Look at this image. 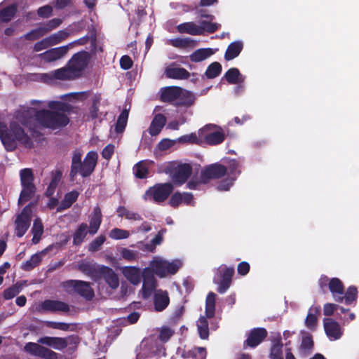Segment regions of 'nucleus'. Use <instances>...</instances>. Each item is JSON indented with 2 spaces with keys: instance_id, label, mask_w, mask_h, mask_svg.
<instances>
[{
  "instance_id": "obj_25",
  "label": "nucleus",
  "mask_w": 359,
  "mask_h": 359,
  "mask_svg": "<svg viewBox=\"0 0 359 359\" xmlns=\"http://www.w3.org/2000/svg\"><path fill=\"white\" fill-rule=\"evenodd\" d=\"M126 278L133 285H137L142 278L140 269L135 266H126L123 270Z\"/></svg>"
},
{
  "instance_id": "obj_49",
  "label": "nucleus",
  "mask_w": 359,
  "mask_h": 359,
  "mask_svg": "<svg viewBox=\"0 0 359 359\" xmlns=\"http://www.w3.org/2000/svg\"><path fill=\"white\" fill-rule=\"evenodd\" d=\"M135 175L138 179H144L147 177L149 169L144 161H140L133 167Z\"/></svg>"
},
{
  "instance_id": "obj_54",
  "label": "nucleus",
  "mask_w": 359,
  "mask_h": 359,
  "mask_svg": "<svg viewBox=\"0 0 359 359\" xmlns=\"http://www.w3.org/2000/svg\"><path fill=\"white\" fill-rule=\"evenodd\" d=\"M130 233L128 231L114 228L109 233V237L112 239L120 240L128 238Z\"/></svg>"
},
{
  "instance_id": "obj_9",
  "label": "nucleus",
  "mask_w": 359,
  "mask_h": 359,
  "mask_svg": "<svg viewBox=\"0 0 359 359\" xmlns=\"http://www.w3.org/2000/svg\"><path fill=\"white\" fill-rule=\"evenodd\" d=\"M227 173L225 165L215 163L206 166L201 172V177L203 184L208 182L210 180H217L223 177Z\"/></svg>"
},
{
  "instance_id": "obj_51",
  "label": "nucleus",
  "mask_w": 359,
  "mask_h": 359,
  "mask_svg": "<svg viewBox=\"0 0 359 359\" xmlns=\"http://www.w3.org/2000/svg\"><path fill=\"white\" fill-rule=\"evenodd\" d=\"M69 32L65 30H60L48 37L52 46L56 45L66 39L69 36Z\"/></svg>"
},
{
  "instance_id": "obj_23",
  "label": "nucleus",
  "mask_w": 359,
  "mask_h": 359,
  "mask_svg": "<svg viewBox=\"0 0 359 359\" xmlns=\"http://www.w3.org/2000/svg\"><path fill=\"white\" fill-rule=\"evenodd\" d=\"M166 123V117L162 114H157L154 116L150 126L149 133L151 136L158 135Z\"/></svg>"
},
{
  "instance_id": "obj_28",
  "label": "nucleus",
  "mask_w": 359,
  "mask_h": 359,
  "mask_svg": "<svg viewBox=\"0 0 359 359\" xmlns=\"http://www.w3.org/2000/svg\"><path fill=\"white\" fill-rule=\"evenodd\" d=\"M225 140V135L222 130L210 132L204 135V142L208 145H217Z\"/></svg>"
},
{
  "instance_id": "obj_61",
  "label": "nucleus",
  "mask_w": 359,
  "mask_h": 359,
  "mask_svg": "<svg viewBox=\"0 0 359 359\" xmlns=\"http://www.w3.org/2000/svg\"><path fill=\"white\" fill-rule=\"evenodd\" d=\"M164 231L165 230L159 231L156 236L151 240V243L146 245V248L149 251H153L155 249L156 245H160L163 241V233Z\"/></svg>"
},
{
  "instance_id": "obj_27",
  "label": "nucleus",
  "mask_w": 359,
  "mask_h": 359,
  "mask_svg": "<svg viewBox=\"0 0 359 359\" xmlns=\"http://www.w3.org/2000/svg\"><path fill=\"white\" fill-rule=\"evenodd\" d=\"M102 217L101 209L98 206L95 207L90 219L89 233L90 234L94 235L97 232L102 223Z\"/></svg>"
},
{
  "instance_id": "obj_30",
  "label": "nucleus",
  "mask_w": 359,
  "mask_h": 359,
  "mask_svg": "<svg viewBox=\"0 0 359 359\" xmlns=\"http://www.w3.org/2000/svg\"><path fill=\"white\" fill-rule=\"evenodd\" d=\"M224 78L229 84H238L243 83L245 80L238 69L232 67L228 69L224 75Z\"/></svg>"
},
{
  "instance_id": "obj_43",
  "label": "nucleus",
  "mask_w": 359,
  "mask_h": 359,
  "mask_svg": "<svg viewBox=\"0 0 359 359\" xmlns=\"http://www.w3.org/2000/svg\"><path fill=\"white\" fill-rule=\"evenodd\" d=\"M227 172L229 177H234L235 180L237 179L238 176L241 174L240 163L236 159H229L226 162Z\"/></svg>"
},
{
  "instance_id": "obj_10",
  "label": "nucleus",
  "mask_w": 359,
  "mask_h": 359,
  "mask_svg": "<svg viewBox=\"0 0 359 359\" xmlns=\"http://www.w3.org/2000/svg\"><path fill=\"white\" fill-rule=\"evenodd\" d=\"M89 53L87 51H80L73 55L67 62V66L73 74L76 76L79 72L83 71L88 65Z\"/></svg>"
},
{
  "instance_id": "obj_26",
  "label": "nucleus",
  "mask_w": 359,
  "mask_h": 359,
  "mask_svg": "<svg viewBox=\"0 0 359 359\" xmlns=\"http://www.w3.org/2000/svg\"><path fill=\"white\" fill-rule=\"evenodd\" d=\"M243 48V44L240 41L231 43L225 52L224 59L226 61L231 60L239 55Z\"/></svg>"
},
{
  "instance_id": "obj_15",
  "label": "nucleus",
  "mask_w": 359,
  "mask_h": 359,
  "mask_svg": "<svg viewBox=\"0 0 359 359\" xmlns=\"http://www.w3.org/2000/svg\"><path fill=\"white\" fill-rule=\"evenodd\" d=\"M181 93V87L167 86L161 89L160 100L163 102L173 103L175 104L176 100Z\"/></svg>"
},
{
  "instance_id": "obj_44",
  "label": "nucleus",
  "mask_w": 359,
  "mask_h": 359,
  "mask_svg": "<svg viewBox=\"0 0 359 359\" xmlns=\"http://www.w3.org/2000/svg\"><path fill=\"white\" fill-rule=\"evenodd\" d=\"M62 177V172L60 170H57L53 175L51 181L46 191V195L48 197L52 196L57 188L58 183L60 182Z\"/></svg>"
},
{
  "instance_id": "obj_32",
  "label": "nucleus",
  "mask_w": 359,
  "mask_h": 359,
  "mask_svg": "<svg viewBox=\"0 0 359 359\" xmlns=\"http://www.w3.org/2000/svg\"><path fill=\"white\" fill-rule=\"evenodd\" d=\"M18 12L17 5L11 4L0 11V21L2 22H8Z\"/></svg>"
},
{
  "instance_id": "obj_36",
  "label": "nucleus",
  "mask_w": 359,
  "mask_h": 359,
  "mask_svg": "<svg viewBox=\"0 0 359 359\" xmlns=\"http://www.w3.org/2000/svg\"><path fill=\"white\" fill-rule=\"evenodd\" d=\"M102 100L100 93L95 94L92 97V104L89 109V116L93 120L98 117L99 108Z\"/></svg>"
},
{
  "instance_id": "obj_5",
  "label": "nucleus",
  "mask_w": 359,
  "mask_h": 359,
  "mask_svg": "<svg viewBox=\"0 0 359 359\" xmlns=\"http://www.w3.org/2000/svg\"><path fill=\"white\" fill-rule=\"evenodd\" d=\"M20 177L22 190L18 198V205H22L34 197L36 188L34 183V175L31 168L20 170Z\"/></svg>"
},
{
  "instance_id": "obj_50",
  "label": "nucleus",
  "mask_w": 359,
  "mask_h": 359,
  "mask_svg": "<svg viewBox=\"0 0 359 359\" xmlns=\"http://www.w3.org/2000/svg\"><path fill=\"white\" fill-rule=\"evenodd\" d=\"M16 119L24 126L31 128L33 117L27 111H19L15 115Z\"/></svg>"
},
{
  "instance_id": "obj_52",
  "label": "nucleus",
  "mask_w": 359,
  "mask_h": 359,
  "mask_svg": "<svg viewBox=\"0 0 359 359\" xmlns=\"http://www.w3.org/2000/svg\"><path fill=\"white\" fill-rule=\"evenodd\" d=\"M197 327L199 337H208V322L205 317H201L197 321Z\"/></svg>"
},
{
  "instance_id": "obj_39",
  "label": "nucleus",
  "mask_w": 359,
  "mask_h": 359,
  "mask_svg": "<svg viewBox=\"0 0 359 359\" xmlns=\"http://www.w3.org/2000/svg\"><path fill=\"white\" fill-rule=\"evenodd\" d=\"M212 54V50L211 48H200L190 55V60L195 62H201L210 57Z\"/></svg>"
},
{
  "instance_id": "obj_33",
  "label": "nucleus",
  "mask_w": 359,
  "mask_h": 359,
  "mask_svg": "<svg viewBox=\"0 0 359 359\" xmlns=\"http://www.w3.org/2000/svg\"><path fill=\"white\" fill-rule=\"evenodd\" d=\"M165 264V260L154 259L150 263V269L153 271L154 275L156 274L158 276L163 278L166 276Z\"/></svg>"
},
{
  "instance_id": "obj_37",
  "label": "nucleus",
  "mask_w": 359,
  "mask_h": 359,
  "mask_svg": "<svg viewBox=\"0 0 359 359\" xmlns=\"http://www.w3.org/2000/svg\"><path fill=\"white\" fill-rule=\"evenodd\" d=\"M222 67L218 62H214L210 64L205 72V76L208 79H212L217 77L222 72Z\"/></svg>"
},
{
  "instance_id": "obj_21",
  "label": "nucleus",
  "mask_w": 359,
  "mask_h": 359,
  "mask_svg": "<svg viewBox=\"0 0 359 359\" xmlns=\"http://www.w3.org/2000/svg\"><path fill=\"white\" fill-rule=\"evenodd\" d=\"M170 303V298L166 290H158L154 296V309L156 311H163Z\"/></svg>"
},
{
  "instance_id": "obj_24",
  "label": "nucleus",
  "mask_w": 359,
  "mask_h": 359,
  "mask_svg": "<svg viewBox=\"0 0 359 359\" xmlns=\"http://www.w3.org/2000/svg\"><path fill=\"white\" fill-rule=\"evenodd\" d=\"M166 77L172 79H188L190 76V73L183 67H168L165 69Z\"/></svg>"
},
{
  "instance_id": "obj_45",
  "label": "nucleus",
  "mask_w": 359,
  "mask_h": 359,
  "mask_svg": "<svg viewBox=\"0 0 359 359\" xmlns=\"http://www.w3.org/2000/svg\"><path fill=\"white\" fill-rule=\"evenodd\" d=\"M337 310H340L341 313L344 314L350 311L349 309H344V307L333 303H326L323 306V314L325 316H332Z\"/></svg>"
},
{
  "instance_id": "obj_34",
  "label": "nucleus",
  "mask_w": 359,
  "mask_h": 359,
  "mask_svg": "<svg viewBox=\"0 0 359 359\" xmlns=\"http://www.w3.org/2000/svg\"><path fill=\"white\" fill-rule=\"evenodd\" d=\"M42 257L40 253H36L29 260L23 262L21 269L25 271H30L41 262Z\"/></svg>"
},
{
  "instance_id": "obj_7",
  "label": "nucleus",
  "mask_w": 359,
  "mask_h": 359,
  "mask_svg": "<svg viewBox=\"0 0 359 359\" xmlns=\"http://www.w3.org/2000/svg\"><path fill=\"white\" fill-rule=\"evenodd\" d=\"M174 187L170 182L156 184L145 192V196L152 198L155 203H160L169 197Z\"/></svg>"
},
{
  "instance_id": "obj_22",
  "label": "nucleus",
  "mask_w": 359,
  "mask_h": 359,
  "mask_svg": "<svg viewBox=\"0 0 359 359\" xmlns=\"http://www.w3.org/2000/svg\"><path fill=\"white\" fill-rule=\"evenodd\" d=\"M101 265H96L90 262H81L78 265V269L84 274L90 276L94 280H99V273Z\"/></svg>"
},
{
  "instance_id": "obj_11",
  "label": "nucleus",
  "mask_w": 359,
  "mask_h": 359,
  "mask_svg": "<svg viewBox=\"0 0 359 359\" xmlns=\"http://www.w3.org/2000/svg\"><path fill=\"white\" fill-rule=\"evenodd\" d=\"M143 284L142 287V297L148 299L153 294L156 287V280L153 271L147 267L143 269L142 273Z\"/></svg>"
},
{
  "instance_id": "obj_4",
  "label": "nucleus",
  "mask_w": 359,
  "mask_h": 359,
  "mask_svg": "<svg viewBox=\"0 0 359 359\" xmlns=\"http://www.w3.org/2000/svg\"><path fill=\"white\" fill-rule=\"evenodd\" d=\"M62 288L69 294H78L86 301H91L95 292L90 283L80 280H67L60 284Z\"/></svg>"
},
{
  "instance_id": "obj_59",
  "label": "nucleus",
  "mask_w": 359,
  "mask_h": 359,
  "mask_svg": "<svg viewBox=\"0 0 359 359\" xmlns=\"http://www.w3.org/2000/svg\"><path fill=\"white\" fill-rule=\"evenodd\" d=\"M105 241L106 237L104 235L99 236L90 243L89 250L92 252L97 251Z\"/></svg>"
},
{
  "instance_id": "obj_6",
  "label": "nucleus",
  "mask_w": 359,
  "mask_h": 359,
  "mask_svg": "<svg viewBox=\"0 0 359 359\" xmlns=\"http://www.w3.org/2000/svg\"><path fill=\"white\" fill-rule=\"evenodd\" d=\"M164 172L170 175L173 182L182 185L192 174V166L189 163L175 161L169 162L164 168Z\"/></svg>"
},
{
  "instance_id": "obj_40",
  "label": "nucleus",
  "mask_w": 359,
  "mask_h": 359,
  "mask_svg": "<svg viewBox=\"0 0 359 359\" xmlns=\"http://www.w3.org/2000/svg\"><path fill=\"white\" fill-rule=\"evenodd\" d=\"M128 114H129V111L126 109H124L121 111V113L120 114V115L118 117V119H117L116 125H115L116 133H121L123 132V130H125L126 125H127Z\"/></svg>"
},
{
  "instance_id": "obj_62",
  "label": "nucleus",
  "mask_w": 359,
  "mask_h": 359,
  "mask_svg": "<svg viewBox=\"0 0 359 359\" xmlns=\"http://www.w3.org/2000/svg\"><path fill=\"white\" fill-rule=\"evenodd\" d=\"M53 13V8L50 5H46L40 7L37 10V14L39 17L43 18H48L51 16Z\"/></svg>"
},
{
  "instance_id": "obj_41",
  "label": "nucleus",
  "mask_w": 359,
  "mask_h": 359,
  "mask_svg": "<svg viewBox=\"0 0 359 359\" xmlns=\"http://www.w3.org/2000/svg\"><path fill=\"white\" fill-rule=\"evenodd\" d=\"M283 343L280 338H273L272 340V347L271 349L270 358L271 359H283L282 357Z\"/></svg>"
},
{
  "instance_id": "obj_60",
  "label": "nucleus",
  "mask_w": 359,
  "mask_h": 359,
  "mask_svg": "<svg viewBox=\"0 0 359 359\" xmlns=\"http://www.w3.org/2000/svg\"><path fill=\"white\" fill-rule=\"evenodd\" d=\"M62 22V20L60 18H53V19L50 20L42 27H43V29H44V32L46 34V33L50 32L51 30L59 27Z\"/></svg>"
},
{
  "instance_id": "obj_20",
  "label": "nucleus",
  "mask_w": 359,
  "mask_h": 359,
  "mask_svg": "<svg viewBox=\"0 0 359 359\" xmlns=\"http://www.w3.org/2000/svg\"><path fill=\"white\" fill-rule=\"evenodd\" d=\"M43 76L51 80H70L76 77L67 65L65 67L45 74Z\"/></svg>"
},
{
  "instance_id": "obj_46",
  "label": "nucleus",
  "mask_w": 359,
  "mask_h": 359,
  "mask_svg": "<svg viewBox=\"0 0 359 359\" xmlns=\"http://www.w3.org/2000/svg\"><path fill=\"white\" fill-rule=\"evenodd\" d=\"M210 21L207 20H201L200 22V27L201 29V35H203L205 32L208 34H212L218 30L221 27V25L216 22H212Z\"/></svg>"
},
{
  "instance_id": "obj_18",
  "label": "nucleus",
  "mask_w": 359,
  "mask_h": 359,
  "mask_svg": "<svg viewBox=\"0 0 359 359\" xmlns=\"http://www.w3.org/2000/svg\"><path fill=\"white\" fill-rule=\"evenodd\" d=\"M41 309L50 312H68L69 311V305L59 300L46 299L41 303Z\"/></svg>"
},
{
  "instance_id": "obj_2",
  "label": "nucleus",
  "mask_w": 359,
  "mask_h": 359,
  "mask_svg": "<svg viewBox=\"0 0 359 359\" xmlns=\"http://www.w3.org/2000/svg\"><path fill=\"white\" fill-rule=\"evenodd\" d=\"M97 160L98 154L95 151L88 152L83 161L81 151H74L69 172L70 179L74 180L78 175L83 178L90 177L95 170Z\"/></svg>"
},
{
  "instance_id": "obj_38",
  "label": "nucleus",
  "mask_w": 359,
  "mask_h": 359,
  "mask_svg": "<svg viewBox=\"0 0 359 359\" xmlns=\"http://www.w3.org/2000/svg\"><path fill=\"white\" fill-rule=\"evenodd\" d=\"M88 225L86 223L81 224L73 236V243L79 245L83 242L87 234Z\"/></svg>"
},
{
  "instance_id": "obj_63",
  "label": "nucleus",
  "mask_w": 359,
  "mask_h": 359,
  "mask_svg": "<svg viewBox=\"0 0 359 359\" xmlns=\"http://www.w3.org/2000/svg\"><path fill=\"white\" fill-rule=\"evenodd\" d=\"M182 193L180 192L177 191L174 193L169 200V205L172 208H177L181 203H182Z\"/></svg>"
},
{
  "instance_id": "obj_56",
  "label": "nucleus",
  "mask_w": 359,
  "mask_h": 359,
  "mask_svg": "<svg viewBox=\"0 0 359 359\" xmlns=\"http://www.w3.org/2000/svg\"><path fill=\"white\" fill-rule=\"evenodd\" d=\"M178 142L181 143L196 144H199L201 140L198 137L196 133L184 135L178 138Z\"/></svg>"
},
{
  "instance_id": "obj_57",
  "label": "nucleus",
  "mask_w": 359,
  "mask_h": 359,
  "mask_svg": "<svg viewBox=\"0 0 359 359\" xmlns=\"http://www.w3.org/2000/svg\"><path fill=\"white\" fill-rule=\"evenodd\" d=\"M192 41L189 38H175L170 40V44L175 48H186Z\"/></svg>"
},
{
  "instance_id": "obj_1",
  "label": "nucleus",
  "mask_w": 359,
  "mask_h": 359,
  "mask_svg": "<svg viewBox=\"0 0 359 359\" xmlns=\"http://www.w3.org/2000/svg\"><path fill=\"white\" fill-rule=\"evenodd\" d=\"M0 139L8 151H13L17 147V142L25 147L32 148L33 142L30 137L17 121H11L9 127L3 121H0Z\"/></svg>"
},
{
  "instance_id": "obj_12",
  "label": "nucleus",
  "mask_w": 359,
  "mask_h": 359,
  "mask_svg": "<svg viewBox=\"0 0 359 359\" xmlns=\"http://www.w3.org/2000/svg\"><path fill=\"white\" fill-rule=\"evenodd\" d=\"M25 351L34 356H38L47 359H55V353L40 344L36 343H28L24 348Z\"/></svg>"
},
{
  "instance_id": "obj_29",
  "label": "nucleus",
  "mask_w": 359,
  "mask_h": 359,
  "mask_svg": "<svg viewBox=\"0 0 359 359\" xmlns=\"http://www.w3.org/2000/svg\"><path fill=\"white\" fill-rule=\"evenodd\" d=\"M177 29L182 34L186 33L194 36L201 35L200 25H197L194 22L181 23L177 25Z\"/></svg>"
},
{
  "instance_id": "obj_16",
  "label": "nucleus",
  "mask_w": 359,
  "mask_h": 359,
  "mask_svg": "<svg viewBox=\"0 0 359 359\" xmlns=\"http://www.w3.org/2000/svg\"><path fill=\"white\" fill-rule=\"evenodd\" d=\"M328 288L334 301L342 303L341 297L344 293V286L342 281L338 278H332L329 280Z\"/></svg>"
},
{
  "instance_id": "obj_48",
  "label": "nucleus",
  "mask_w": 359,
  "mask_h": 359,
  "mask_svg": "<svg viewBox=\"0 0 359 359\" xmlns=\"http://www.w3.org/2000/svg\"><path fill=\"white\" fill-rule=\"evenodd\" d=\"M22 290V285L17 283L4 290L2 296L6 300L11 299L18 295Z\"/></svg>"
},
{
  "instance_id": "obj_47",
  "label": "nucleus",
  "mask_w": 359,
  "mask_h": 359,
  "mask_svg": "<svg viewBox=\"0 0 359 359\" xmlns=\"http://www.w3.org/2000/svg\"><path fill=\"white\" fill-rule=\"evenodd\" d=\"M79 196V193L76 190H73L67 193L61 201V205L62 206V208L67 209L70 208L72 205L77 200Z\"/></svg>"
},
{
  "instance_id": "obj_17",
  "label": "nucleus",
  "mask_w": 359,
  "mask_h": 359,
  "mask_svg": "<svg viewBox=\"0 0 359 359\" xmlns=\"http://www.w3.org/2000/svg\"><path fill=\"white\" fill-rule=\"evenodd\" d=\"M320 306H311L304 320L305 326L311 331H315L318 325V316L320 315Z\"/></svg>"
},
{
  "instance_id": "obj_55",
  "label": "nucleus",
  "mask_w": 359,
  "mask_h": 359,
  "mask_svg": "<svg viewBox=\"0 0 359 359\" xmlns=\"http://www.w3.org/2000/svg\"><path fill=\"white\" fill-rule=\"evenodd\" d=\"M236 180L234 177L227 176L218 183L217 189L219 191H229Z\"/></svg>"
},
{
  "instance_id": "obj_13",
  "label": "nucleus",
  "mask_w": 359,
  "mask_h": 359,
  "mask_svg": "<svg viewBox=\"0 0 359 359\" xmlns=\"http://www.w3.org/2000/svg\"><path fill=\"white\" fill-rule=\"evenodd\" d=\"M103 278L111 289H116L119 285L118 276L114 270L107 266L101 265L99 280Z\"/></svg>"
},
{
  "instance_id": "obj_14",
  "label": "nucleus",
  "mask_w": 359,
  "mask_h": 359,
  "mask_svg": "<svg viewBox=\"0 0 359 359\" xmlns=\"http://www.w3.org/2000/svg\"><path fill=\"white\" fill-rule=\"evenodd\" d=\"M68 46L53 48L43 52V53H41L39 57L44 61L53 62L66 55L68 52Z\"/></svg>"
},
{
  "instance_id": "obj_53",
  "label": "nucleus",
  "mask_w": 359,
  "mask_h": 359,
  "mask_svg": "<svg viewBox=\"0 0 359 359\" xmlns=\"http://www.w3.org/2000/svg\"><path fill=\"white\" fill-rule=\"evenodd\" d=\"M46 33L44 32V29H43L42 27H39L36 29H32L28 33L25 34L23 36V38L28 41H34L36 40L43 35H45Z\"/></svg>"
},
{
  "instance_id": "obj_58",
  "label": "nucleus",
  "mask_w": 359,
  "mask_h": 359,
  "mask_svg": "<svg viewBox=\"0 0 359 359\" xmlns=\"http://www.w3.org/2000/svg\"><path fill=\"white\" fill-rule=\"evenodd\" d=\"M48 106L51 109H56L62 111H69L71 107L64 102H58V101H50Z\"/></svg>"
},
{
  "instance_id": "obj_64",
  "label": "nucleus",
  "mask_w": 359,
  "mask_h": 359,
  "mask_svg": "<svg viewBox=\"0 0 359 359\" xmlns=\"http://www.w3.org/2000/svg\"><path fill=\"white\" fill-rule=\"evenodd\" d=\"M180 264L179 262H169L166 261L165 264V271L166 276L168 274H175L180 269Z\"/></svg>"
},
{
  "instance_id": "obj_42",
  "label": "nucleus",
  "mask_w": 359,
  "mask_h": 359,
  "mask_svg": "<svg viewBox=\"0 0 359 359\" xmlns=\"http://www.w3.org/2000/svg\"><path fill=\"white\" fill-rule=\"evenodd\" d=\"M39 341L55 349H61L66 346L64 338H41Z\"/></svg>"
},
{
  "instance_id": "obj_3",
  "label": "nucleus",
  "mask_w": 359,
  "mask_h": 359,
  "mask_svg": "<svg viewBox=\"0 0 359 359\" xmlns=\"http://www.w3.org/2000/svg\"><path fill=\"white\" fill-rule=\"evenodd\" d=\"M34 119L41 126L51 129L65 127L69 123L66 114L48 109L36 111Z\"/></svg>"
},
{
  "instance_id": "obj_19",
  "label": "nucleus",
  "mask_w": 359,
  "mask_h": 359,
  "mask_svg": "<svg viewBox=\"0 0 359 359\" xmlns=\"http://www.w3.org/2000/svg\"><path fill=\"white\" fill-rule=\"evenodd\" d=\"M323 327L327 337H341L343 334L340 325L332 318H325L323 320Z\"/></svg>"
},
{
  "instance_id": "obj_8",
  "label": "nucleus",
  "mask_w": 359,
  "mask_h": 359,
  "mask_svg": "<svg viewBox=\"0 0 359 359\" xmlns=\"http://www.w3.org/2000/svg\"><path fill=\"white\" fill-rule=\"evenodd\" d=\"M32 203L27 205L19 214L15 219V235L22 237L30 226L32 215Z\"/></svg>"
},
{
  "instance_id": "obj_35",
  "label": "nucleus",
  "mask_w": 359,
  "mask_h": 359,
  "mask_svg": "<svg viewBox=\"0 0 359 359\" xmlns=\"http://www.w3.org/2000/svg\"><path fill=\"white\" fill-rule=\"evenodd\" d=\"M358 293V292L355 286H349L346 291H344V294H342V302L344 301V303L346 305L352 304L354 302L356 301Z\"/></svg>"
},
{
  "instance_id": "obj_31",
  "label": "nucleus",
  "mask_w": 359,
  "mask_h": 359,
  "mask_svg": "<svg viewBox=\"0 0 359 359\" xmlns=\"http://www.w3.org/2000/svg\"><path fill=\"white\" fill-rule=\"evenodd\" d=\"M194 100L195 97L191 93L181 88L180 95L176 100L175 105L190 107L194 104Z\"/></svg>"
}]
</instances>
